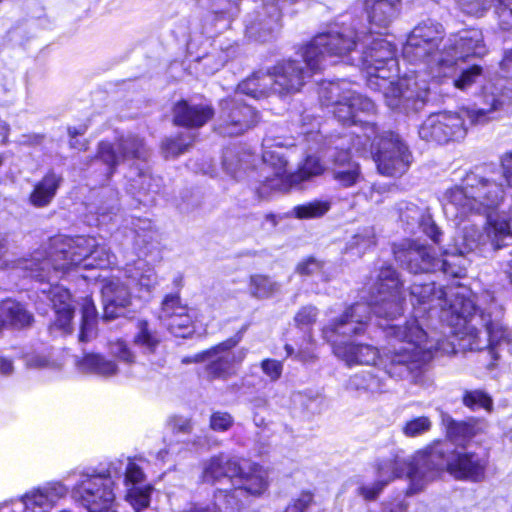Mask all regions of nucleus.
<instances>
[{
	"mask_svg": "<svg viewBox=\"0 0 512 512\" xmlns=\"http://www.w3.org/2000/svg\"><path fill=\"white\" fill-rule=\"evenodd\" d=\"M318 310L314 306H304L295 315V323L301 330H308L316 321Z\"/></svg>",
	"mask_w": 512,
	"mask_h": 512,
	"instance_id": "nucleus-51",
	"label": "nucleus"
},
{
	"mask_svg": "<svg viewBox=\"0 0 512 512\" xmlns=\"http://www.w3.org/2000/svg\"><path fill=\"white\" fill-rule=\"evenodd\" d=\"M146 150L143 141L135 135L122 136L115 143L102 141L93 162L101 161L105 165V179H108L116 166L132 159L144 160Z\"/></svg>",
	"mask_w": 512,
	"mask_h": 512,
	"instance_id": "nucleus-15",
	"label": "nucleus"
},
{
	"mask_svg": "<svg viewBox=\"0 0 512 512\" xmlns=\"http://www.w3.org/2000/svg\"><path fill=\"white\" fill-rule=\"evenodd\" d=\"M322 105L332 107V113L344 125H353L354 145L359 156L371 154L380 174L399 177L412 163V154L399 135L384 131L379 134L375 123L369 120L375 112L374 102L356 93L345 80L324 81L319 88Z\"/></svg>",
	"mask_w": 512,
	"mask_h": 512,
	"instance_id": "nucleus-5",
	"label": "nucleus"
},
{
	"mask_svg": "<svg viewBox=\"0 0 512 512\" xmlns=\"http://www.w3.org/2000/svg\"><path fill=\"white\" fill-rule=\"evenodd\" d=\"M358 30L354 25L333 28L316 35L306 53L311 67L319 71L328 63L342 60L357 65L366 73L367 86L383 93L386 105L399 113L417 112L425 105L429 87L426 80L418 86L419 75L398 77L396 48L388 40Z\"/></svg>",
	"mask_w": 512,
	"mask_h": 512,
	"instance_id": "nucleus-2",
	"label": "nucleus"
},
{
	"mask_svg": "<svg viewBox=\"0 0 512 512\" xmlns=\"http://www.w3.org/2000/svg\"><path fill=\"white\" fill-rule=\"evenodd\" d=\"M502 179L512 189V151L505 153L501 158Z\"/></svg>",
	"mask_w": 512,
	"mask_h": 512,
	"instance_id": "nucleus-60",
	"label": "nucleus"
},
{
	"mask_svg": "<svg viewBox=\"0 0 512 512\" xmlns=\"http://www.w3.org/2000/svg\"><path fill=\"white\" fill-rule=\"evenodd\" d=\"M78 368L85 373L94 374L103 378L118 374L119 367L113 360L107 359L100 353H87L78 362Z\"/></svg>",
	"mask_w": 512,
	"mask_h": 512,
	"instance_id": "nucleus-33",
	"label": "nucleus"
},
{
	"mask_svg": "<svg viewBox=\"0 0 512 512\" xmlns=\"http://www.w3.org/2000/svg\"><path fill=\"white\" fill-rule=\"evenodd\" d=\"M291 144L284 143L280 138L267 135L262 142V161L265 169H271L272 173L264 176L256 187L259 198L267 199L273 193L288 192L297 187L303 181L323 173L324 166L316 156H308L303 165L294 173L287 172V147Z\"/></svg>",
	"mask_w": 512,
	"mask_h": 512,
	"instance_id": "nucleus-10",
	"label": "nucleus"
},
{
	"mask_svg": "<svg viewBox=\"0 0 512 512\" xmlns=\"http://www.w3.org/2000/svg\"><path fill=\"white\" fill-rule=\"evenodd\" d=\"M214 115V109L207 103L193 104L181 100L173 109L174 122L177 125L199 128L205 125Z\"/></svg>",
	"mask_w": 512,
	"mask_h": 512,
	"instance_id": "nucleus-24",
	"label": "nucleus"
},
{
	"mask_svg": "<svg viewBox=\"0 0 512 512\" xmlns=\"http://www.w3.org/2000/svg\"><path fill=\"white\" fill-rule=\"evenodd\" d=\"M125 499L136 512L147 508L150 505L153 487L145 485L142 487H130L126 489Z\"/></svg>",
	"mask_w": 512,
	"mask_h": 512,
	"instance_id": "nucleus-45",
	"label": "nucleus"
},
{
	"mask_svg": "<svg viewBox=\"0 0 512 512\" xmlns=\"http://www.w3.org/2000/svg\"><path fill=\"white\" fill-rule=\"evenodd\" d=\"M241 466L235 459L228 458L223 454L213 456L202 463L201 481L214 484L222 478H229L234 482V478L240 475Z\"/></svg>",
	"mask_w": 512,
	"mask_h": 512,
	"instance_id": "nucleus-26",
	"label": "nucleus"
},
{
	"mask_svg": "<svg viewBox=\"0 0 512 512\" xmlns=\"http://www.w3.org/2000/svg\"><path fill=\"white\" fill-rule=\"evenodd\" d=\"M445 48L448 52L446 58L454 62L453 73H455L456 61H464L472 56L481 57L487 53L483 33L478 28L465 29L450 35L445 40Z\"/></svg>",
	"mask_w": 512,
	"mask_h": 512,
	"instance_id": "nucleus-20",
	"label": "nucleus"
},
{
	"mask_svg": "<svg viewBox=\"0 0 512 512\" xmlns=\"http://www.w3.org/2000/svg\"><path fill=\"white\" fill-rule=\"evenodd\" d=\"M314 494L304 490L297 497L292 498L283 512H305L313 503Z\"/></svg>",
	"mask_w": 512,
	"mask_h": 512,
	"instance_id": "nucleus-52",
	"label": "nucleus"
},
{
	"mask_svg": "<svg viewBox=\"0 0 512 512\" xmlns=\"http://www.w3.org/2000/svg\"><path fill=\"white\" fill-rule=\"evenodd\" d=\"M119 212L118 192L112 188H104L101 191V199L96 207L98 223L107 225L113 221Z\"/></svg>",
	"mask_w": 512,
	"mask_h": 512,
	"instance_id": "nucleus-36",
	"label": "nucleus"
},
{
	"mask_svg": "<svg viewBox=\"0 0 512 512\" xmlns=\"http://www.w3.org/2000/svg\"><path fill=\"white\" fill-rule=\"evenodd\" d=\"M125 275L131 282L146 292H150L158 284V277L154 268L143 259L127 264Z\"/></svg>",
	"mask_w": 512,
	"mask_h": 512,
	"instance_id": "nucleus-34",
	"label": "nucleus"
},
{
	"mask_svg": "<svg viewBox=\"0 0 512 512\" xmlns=\"http://www.w3.org/2000/svg\"><path fill=\"white\" fill-rule=\"evenodd\" d=\"M47 298L51 301L55 312L53 326L61 330L63 334H70L72 331L71 321L74 314L70 292L62 286L51 285Z\"/></svg>",
	"mask_w": 512,
	"mask_h": 512,
	"instance_id": "nucleus-23",
	"label": "nucleus"
},
{
	"mask_svg": "<svg viewBox=\"0 0 512 512\" xmlns=\"http://www.w3.org/2000/svg\"><path fill=\"white\" fill-rule=\"evenodd\" d=\"M463 404L471 410L484 409L488 413L493 411V399L483 390H467L463 395Z\"/></svg>",
	"mask_w": 512,
	"mask_h": 512,
	"instance_id": "nucleus-43",
	"label": "nucleus"
},
{
	"mask_svg": "<svg viewBox=\"0 0 512 512\" xmlns=\"http://www.w3.org/2000/svg\"><path fill=\"white\" fill-rule=\"evenodd\" d=\"M489 464L486 452L458 451L447 441H434L418 451L408 465L409 493H416L446 470L458 480L481 482Z\"/></svg>",
	"mask_w": 512,
	"mask_h": 512,
	"instance_id": "nucleus-7",
	"label": "nucleus"
},
{
	"mask_svg": "<svg viewBox=\"0 0 512 512\" xmlns=\"http://www.w3.org/2000/svg\"><path fill=\"white\" fill-rule=\"evenodd\" d=\"M459 62L456 61L455 73L443 79H428L429 86L431 85H450L454 89L467 91L474 84L480 82L483 78V68L478 64L467 66L464 68L459 67Z\"/></svg>",
	"mask_w": 512,
	"mask_h": 512,
	"instance_id": "nucleus-28",
	"label": "nucleus"
},
{
	"mask_svg": "<svg viewBox=\"0 0 512 512\" xmlns=\"http://www.w3.org/2000/svg\"><path fill=\"white\" fill-rule=\"evenodd\" d=\"M220 107L221 112L216 130L221 135L238 136L257 122V112L251 106L244 104L237 95L222 100Z\"/></svg>",
	"mask_w": 512,
	"mask_h": 512,
	"instance_id": "nucleus-16",
	"label": "nucleus"
},
{
	"mask_svg": "<svg viewBox=\"0 0 512 512\" xmlns=\"http://www.w3.org/2000/svg\"><path fill=\"white\" fill-rule=\"evenodd\" d=\"M277 3L289 2L291 4L299 2L300 0H276ZM281 11L278 4L270 3L267 1L258 12L256 17L249 16L246 20L245 31L246 35L260 42H266L274 39L281 30Z\"/></svg>",
	"mask_w": 512,
	"mask_h": 512,
	"instance_id": "nucleus-19",
	"label": "nucleus"
},
{
	"mask_svg": "<svg viewBox=\"0 0 512 512\" xmlns=\"http://www.w3.org/2000/svg\"><path fill=\"white\" fill-rule=\"evenodd\" d=\"M14 371L13 361L6 357L0 356V374L3 376H9Z\"/></svg>",
	"mask_w": 512,
	"mask_h": 512,
	"instance_id": "nucleus-63",
	"label": "nucleus"
},
{
	"mask_svg": "<svg viewBox=\"0 0 512 512\" xmlns=\"http://www.w3.org/2000/svg\"><path fill=\"white\" fill-rule=\"evenodd\" d=\"M401 0H365L369 23L378 29L387 28L399 15Z\"/></svg>",
	"mask_w": 512,
	"mask_h": 512,
	"instance_id": "nucleus-27",
	"label": "nucleus"
},
{
	"mask_svg": "<svg viewBox=\"0 0 512 512\" xmlns=\"http://www.w3.org/2000/svg\"><path fill=\"white\" fill-rule=\"evenodd\" d=\"M504 195L502 182L498 183L493 176L488 177L478 170L468 172L461 184L445 191L441 203L448 219L462 221L470 215H485L487 218L484 230L475 225L464 227L460 242H456L452 249H446L447 255H461L469 265L466 254L487 244L499 249L512 241L509 212L496 216L492 214L503 202Z\"/></svg>",
	"mask_w": 512,
	"mask_h": 512,
	"instance_id": "nucleus-4",
	"label": "nucleus"
},
{
	"mask_svg": "<svg viewBox=\"0 0 512 512\" xmlns=\"http://www.w3.org/2000/svg\"><path fill=\"white\" fill-rule=\"evenodd\" d=\"M296 357L302 362H309L315 358V343L310 333L299 346Z\"/></svg>",
	"mask_w": 512,
	"mask_h": 512,
	"instance_id": "nucleus-56",
	"label": "nucleus"
},
{
	"mask_svg": "<svg viewBox=\"0 0 512 512\" xmlns=\"http://www.w3.org/2000/svg\"><path fill=\"white\" fill-rule=\"evenodd\" d=\"M445 40L443 26L430 19L420 22L409 33L402 55L415 67L409 70V74L419 75L418 86L426 80L430 88L428 79H443L453 73L454 62L446 58Z\"/></svg>",
	"mask_w": 512,
	"mask_h": 512,
	"instance_id": "nucleus-9",
	"label": "nucleus"
},
{
	"mask_svg": "<svg viewBox=\"0 0 512 512\" xmlns=\"http://www.w3.org/2000/svg\"><path fill=\"white\" fill-rule=\"evenodd\" d=\"M97 311L94 303L85 298L82 304V320L79 332V342L87 343L97 335Z\"/></svg>",
	"mask_w": 512,
	"mask_h": 512,
	"instance_id": "nucleus-37",
	"label": "nucleus"
},
{
	"mask_svg": "<svg viewBox=\"0 0 512 512\" xmlns=\"http://www.w3.org/2000/svg\"><path fill=\"white\" fill-rule=\"evenodd\" d=\"M255 156L245 150L238 148H227L223 153V168L234 178H240L242 171L253 167Z\"/></svg>",
	"mask_w": 512,
	"mask_h": 512,
	"instance_id": "nucleus-35",
	"label": "nucleus"
},
{
	"mask_svg": "<svg viewBox=\"0 0 512 512\" xmlns=\"http://www.w3.org/2000/svg\"><path fill=\"white\" fill-rule=\"evenodd\" d=\"M253 411L263 410L268 406V399L264 394L255 395L249 399Z\"/></svg>",
	"mask_w": 512,
	"mask_h": 512,
	"instance_id": "nucleus-62",
	"label": "nucleus"
},
{
	"mask_svg": "<svg viewBox=\"0 0 512 512\" xmlns=\"http://www.w3.org/2000/svg\"><path fill=\"white\" fill-rule=\"evenodd\" d=\"M257 83V76H251L247 78L246 80L242 81L238 85V91L235 93L238 98H240V94L248 95L255 99H260V94L258 90Z\"/></svg>",
	"mask_w": 512,
	"mask_h": 512,
	"instance_id": "nucleus-57",
	"label": "nucleus"
},
{
	"mask_svg": "<svg viewBox=\"0 0 512 512\" xmlns=\"http://www.w3.org/2000/svg\"><path fill=\"white\" fill-rule=\"evenodd\" d=\"M411 293L420 303L417 313L428 310L449 327L452 336L438 340H450L463 351L485 352L490 358L488 369L495 367L499 350L506 349L512 355V329L503 321V307L490 294L484 296L488 306L477 315L472 293L464 286L443 289L433 281L415 283Z\"/></svg>",
	"mask_w": 512,
	"mask_h": 512,
	"instance_id": "nucleus-3",
	"label": "nucleus"
},
{
	"mask_svg": "<svg viewBox=\"0 0 512 512\" xmlns=\"http://www.w3.org/2000/svg\"><path fill=\"white\" fill-rule=\"evenodd\" d=\"M233 417L227 412H215L210 417V427L214 431L224 432L230 429Z\"/></svg>",
	"mask_w": 512,
	"mask_h": 512,
	"instance_id": "nucleus-54",
	"label": "nucleus"
},
{
	"mask_svg": "<svg viewBox=\"0 0 512 512\" xmlns=\"http://www.w3.org/2000/svg\"><path fill=\"white\" fill-rule=\"evenodd\" d=\"M238 484L231 492V497H238L245 492L251 495L262 494L268 486L267 473L259 466L254 465L251 468V473L244 474L241 468V473L234 478L233 485Z\"/></svg>",
	"mask_w": 512,
	"mask_h": 512,
	"instance_id": "nucleus-31",
	"label": "nucleus"
},
{
	"mask_svg": "<svg viewBox=\"0 0 512 512\" xmlns=\"http://www.w3.org/2000/svg\"><path fill=\"white\" fill-rule=\"evenodd\" d=\"M311 41L298 52L300 59H287L278 62L266 72L258 71L253 74L257 76V83L260 98L270 94L280 96L292 95L301 90L307 80L319 71L318 67H311L306 57Z\"/></svg>",
	"mask_w": 512,
	"mask_h": 512,
	"instance_id": "nucleus-12",
	"label": "nucleus"
},
{
	"mask_svg": "<svg viewBox=\"0 0 512 512\" xmlns=\"http://www.w3.org/2000/svg\"><path fill=\"white\" fill-rule=\"evenodd\" d=\"M133 342L144 354H153L160 344V338L156 331L149 328L147 322L139 321L138 332L135 334Z\"/></svg>",
	"mask_w": 512,
	"mask_h": 512,
	"instance_id": "nucleus-40",
	"label": "nucleus"
},
{
	"mask_svg": "<svg viewBox=\"0 0 512 512\" xmlns=\"http://www.w3.org/2000/svg\"><path fill=\"white\" fill-rule=\"evenodd\" d=\"M415 283L410 287V291ZM410 300L414 309V318L407 320L404 325H382L385 335L398 342V346L384 351L383 356L377 347L357 342H338L337 337H351L365 332L370 314L380 319L393 321L403 312L404 296L402 283L398 273L390 266H382L376 280L370 288L366 302H356L347 307L343 313L331 319L322 329L323 338L332 345L334 355L349 367L354 365H377L384 368L385 374L393 379L410 378L415 384H423L425 372L436 353L451 355L455 345L450 340H438L428 336L419 323L418 318H436L428 310L417 313L420 303L412 297Z\"/></svg>",
	"mask_w": 512,
	"mask_h": 512,
	"instance_id": "nucleus-1",
	"label": "nucleus"
},
{
	"mask_svg": "<svg viewBox=\"0 0 512 512\" xmlns=\"http://www.w3.org/2000/svg\"><path fill=\"white\" fill-rule=\"evenodd\" d=\"M500 65L503 71H506L508 73L512 71V49L505 51L504 57Z\"/></svg>",
	"mask_w": 512,
	"mask_h": 512,
	"instance_id": "nucleus-64",
	"label": "nucleus"
},
{
	"mask_svg": "<svg viewBox=\"0 0 512 512\" xmlns=\"http://www.w3.org/2000/svg\"><path fill=\"white\" fill-rule=\"evenodd\" d=\"M238 339H228L219 345L183 359L184 363L207 361L206 371L213 378H224L234 372L235 366L243 361L246 354L243 350L234 351Z\"/></svg>",
	"mask_w": 512,
	"mask_h": 512,
	"instance_id": "nucleus-14",
	"label": "nucleus"
},
{
	"mask_svg": "<svg viewBox=\"0 0 512 512\" xmlns=\"http://www.w3.org/2000/svg\"><path fill=\"white\" fill-rule=\"evenodd\" d=\"M120 460L123 462L122 472L124 471V484L126 489L130 487H137L138 484L145 480L143 467L140 465L144 460L141 457H128L126 460Z\"/></svg>",
	"mask_w": 512,
	"mask_h": 512,
	"instance_id": "nucleus-42",
	"label": "nucleus"
},
{
	"mask_svg": "<svg viewBox=\"0 0 512 512\" xmlns=\"http://www.w3.org/2000/svg\"><path fill=\"white\" fill-rule=\"evenodd\" d=\"M494 14L502 30H512V0H495Z\"/></svg>",
	"mask_w": 512,
	"mask_h": 512,
	"instance_id": "nucleus-49",
	"label": "nucleus"
},
{
	"mask_svg": "<svg viewBox=\"0 0 512 512\" xmlns=\"http://www.w3.org/2000/svg\"><path fill=\"white\" fill-rule=\"evenodd\" d=\"M396 210L405 231L416 233L417 230H421L434 243L440 242L441 232L426 208L402 201L397 204Z\"/></svg>",
	"mask_w": 512,
	"mask_h": 512,
	"instance_id": "nucleus-21",
	"label": "nucleus"
},
{
	"mask_svg": "<svg viewBox=\"0 0 512 512\" xmlns=\"http://www.w3.org/2000/svg\"><path fill=\"white\" fill-rule=\"evenodd\" d=\"M122 470L123 462L114 460L103 472H80L71 491L73 499L88 512H115L112 509L115 500L114 479L122 476Z\"/></svg>",
	"mask_w": 512,
	"mask_h": 512,
	"instance_id": "nucleus-13",
	"label": "nucleus"
},
{
	"mask_svg": "<svg viewBox=\"0 0 512 512\" xmlns=\"http://www.w3.org/2000/svg\"><path fill=\"white\" fill-rule=\"evenodd\" d=\"M169 425L173 432L189 434L192 431V421L190 418L183 416H172Z\"/></svg>",
	"mask_w": 512,
	"mask_h": 512,
	"instance_id": "nucleus-59",
	"label": "nucleus"
},
{
	"mask_svg": "<svg viewBox=\"0 0 512 512\" xmlns=\"http://www.w3.org/2000/svg\"><path fill=\"white\" fill-rule=\"evenodd\" d=\"M68 134L70 136L69 145L71 148L78 150H85L87 148V141L84 139L80 140L77 138L79 135L83 134L82 130H78L74 127H69Z\"/></svg>",
	"mask_w": 512,
	"mask_h": 512,
	"instance_id": "nucleus-61",
	"label": "nucleus"
},
{
	"mask_svg": "<svg viewBox=\"0 0 512 512\" xmlns=\"http://www.w3.org/2000/svg\"><path fill=\"white\" fill-rule=\"evenodd\" d=\"M332 207V200L314 199L293 208V215L298 219H315L323 217Z\"/></svg>",
	"mask_w": 512,
	"mask_h": 512,
	"instance_id": "nucleus-38",
	"label": "nucleus"
},
{
	"mask_svg": "<svg viewBox=\"0 0 512 512\" xmlns=\"http://www.w3.org/2000/svg\"><path fill=\"white\" fill-rule=\"evenodd\" d=\"M196 316V310L182 304L178 294L167 295L162 301L159 319L176 337L186 338L193 334Z\"/></svg>",
	"mask_w": 512,
	"mask_h": 512,
	"instance_id": "nucleus-17",
	"label": "nucleus"
},
{
	"mask_svg": "<svg viewBox=\"0 0 512 512\" xmlns=\"http://www.w3.org/2000/svg\"><path fill=\"white\" fill-rule=\"evenodd\" d=\"M63 182L60 174L49 171L38 181L29 195V203L36 208L47 207L57 194Z\"/></svg>",
	"mask_w": 512,
	"mask_h": 512,
	"instance_id": "nucleus-29",
	"label": "nucleus"
},
{
	"mask_svg": "<svg viewBox=\"0 0 512 512\" xmlns=\"http://www.w3.org/2000/svg\"><path fill=\"white\" fill-rule=\"evenodd\" d=\"M387 376L383 371L374 369L362 371L350 377L347 387L351 390L364 391L370 393H382L388 390Z\"/></svg>",
	"mask_w": 512,
	"mask_h": 512,
	"instance_id": "nucleus-32",
	"label": "nucleus"
},
{
	"mask_svg": "<svg viewBox=\"0 0 512 512\" xmlns=\"http://www.w3.org/2000/svg\"><path fill=\"white\" fill-rule=\"evenodd\" d=\"M393 252L401 267L415 275L436 271L455 278L466 275L468 260L461 255H447L446 250L438 258L431 247L406 239L395 244Z\"/></svg>",
	"mask_w": 512,
	"mask_h": 512,
	"instance_id": "nucleus-11",
	"label": "nucleus"
},
{
	"mask_svg": "<svg viewBox=\"0 0 512 512\" xmlns=\"http://www.w3.org/2000/svg\"><path fill=\"white\" fill-rule=\"evenodd\" d=\"M116 264V256L105 244H99L91 236L68 237L58 235L49 239L30 259H19L14 266L24 276L49 283L58 274L64 275L73 268H110Z\"/></svg>",
	"mask_w": 512,
	"mask_h": 512,
	"instance_id": "nucleus-6",
	"label": "nucleus"
},
{
	"mask_svg": "<svg viewBox=\"0 0 512 512\" xmlns=\"http://www.w3.org/2000/svg\"><path fill=\"white\" fill-rule=\"evenodd\" d=\"M330 263L320 262L315 258H308L297 265V272L305 276H315L323 281L330 279Z\"/></svg>",
	"mask_w": 512,
	"mask_h": 512,
	"instance_id": "nucleus-44",
	"label": "nucleus"
},
{
	"mask_svg": "<svg viewBox=\"0 0 512 512\" xmlns=\"http://www.w3.org/2000/svg\"><path fill=\"white\" fill-rule=\"evenodd\" d=\"M511 93L504 91L499 83L485 86L481 107L432 113L420 125L419 136L426 142L438 144L463 139L468 130L467 120L471 125H483L494 119V114L510 100Z\"/></svg>",
	"mask_w": 512,
	"mask_h": 512,
	"instance_id": "nucleus-8",
	"label": "nucleus"
},
{
	"mask_svg": "<svg viewBox=\"0 0 512 512\" xmlns=\"http://www.w3.org/2000/svg\"><path fill=\"white\" fill-rule=\"evenodd\" d=\"M376 244V235L373 227L359 229L347 242L346 250L356 255H362Z\"/></svg>",
	"mask_w": 512,
	"mask_h": 512,
	"instance_id": "nucleus-41",
	"label": "nucleus"
},
{
	"mask_svg": "<svg viewBox=\"0 0 512 512\" xmlns=\"http://www.w3.org/2000/svg\"><path fill=\"white\" fill-rule=\"evenodd\" d=\"M358 144L353 130L340 138V143L336 145L338 150L334 155L333 178L342 187L349 188L362 180V173L357 162L353 161L351 156L355 153L354 145Z\"/></svg>",
	"mask_w": 512,
	"mask_h": 512,
	"instance_id": "nucleus-18",
	"label": "nucleus"
},
{
	"mask_svg": "<svg viewBox=\"0 0 512 512\" xmlns=\"http://www.w3.org/2000/svg\"><path fill=\"white\" fill-rule=\"evenodd\" d=\"M152 181L154 178L150 174L140 171L137 179H132L131 189L137 190L138 194L157 193L158 186L153 185Z\"/></svg>",
	"mask_w": 512,
	"mask_h": 512,
	"instance_id": "nucleus-53",
	"label": "nucleus"
},
{
	"mask_svg": "<svg viewBox=\"0 0 512 512\" xmlns=\"http://www.w3.org/2000/svg\"><path fill=\"white\" fill-rule=\"evenodd\" d=\"M431 428V419L428 416H419L406 421L402 432L408 438H415L429 432Z\"/></svg>",
	"mask_w": 512,
	"mask_h": 512,
	"instance_id": "nucleus-47",
	"label": "nucleus"
},
{
	"mask_svg": "<svg viewBox=\"0 0 512 512\" xmlns=\"http://www.w3.org/2000/svg\"><path fill=\"white\" fill-rule=\"evenodd\" d=\"M133 232L135 234L136 245L148 244L154 236L152 224L148 219H137L133 223Z\"/></svg>",
	"mask_w": 512,
	"mask_h": 512,
	"instance_id": "nucleus-50",
	"label": "nucleus"
},
{
	"mask_svg": "<svg viewBox=\"0 0 512 512\" xmlns=\"http://www.w3.org/2000/svg\"><path fill=\"white\" fill-rule=\"evenodd\" d=\"M261 368L272 381H275L280 378L282 374V363L280 361L274 359H266L261 363Z\"/></svg>",
	"mask_w": 512,
	"mask_h": 512,
	"instance_id": "nucleus-58",
	"label": "nucleus"
},
{
	"mask_svg": "<svg viewBox=\"0 0 512 512\" xmlns=\"http://www.w3.org/2000/svg\"><path fill=\"white\" fill-rule=\"evenodd\" d=\"M399 476L400 472L397 467V462L391 459L383 460L377 464L376 481L370 485L360 486L358 488V493L365 500H374L390 481Z\"/></svg>",
	"mask_w": 512,
	"mask_h": 512,
	"instance_id": "nucleus-30",
	"label": "nucleus"
},
{
	"mask_svg": "<svg viewBox=\"0 0 512 512\" xmlns=\"http://www.w3.org/2000/svg\"><path fill=\"white\" fill-rule=\"evenodd\" d=\"M192 144V140L189 142H184L182 137L167 139L163 143V149L165 150L167 155L177 156L184 153L187 148Z\"/></svg>",
	"mask_w": 512,
	"mask_h": 512,
	"instance_id": "nucleus-55",
	"label": "nucleus"
},
{
	"mask_svg": "<svg viewBox=\"0 0 512 512\" xmlns=\"http://www.w3.org/2000/svg\"><path fill=\"white\" fill-rule=\"evenodd\" d=\"M460 10L476 18L484 17L490 10L492 0H455Z\"/></svg>",
	"mask_w": 512,
	"mask_h": 512,
	"instance_id": "nucleus-48",
	"label": "nucleus"
},
{
	"mask_svg": "<svg viewBox=\"0 0 512 512\" xmlns=\"http://www.w3.org/2000/svg\"><path fill=\"white\" fill-rule=\"evenodd\" d=\"M280 289L279 283L274 281L272 278L255 274L250 276L249 280V292L251 296L257 299H267L272 297Z\"/></svg>",
	"mask_w": 512,
	"mask_h": 512,
	"instance_id": "nucleus-39",
	"label": "nucleus"
},
{
	"mask_svg": "<svg viewBox=\"0 0 512 512\" xmlns=\"http://www.w3.org/2000/svg\"><path fill=\"white\" fill-rule=\"evenodd\" d=\"M441 423L446 433V439L443 441L449 442L451 448L464 447L481 430L478 420L456 421L445 412L441 413Z\"/></svg>",
	"mask_w": 512,
	"mask_h": 512,
	"instance_id": "nucleus-25",
	"label": "nucleus"
},
{
	"mask_svg": "<svg viewBox=\"0 0 512 512\" xmlns=\"http://www.w3.org/2000/svg\"><path fill=\"white\" fill-rule=\"evenodd\" d=\"M109 353L120 362L126 365H132L136 361V355L123 339L111 340L108 343Z\"/></svg>",
	"mask_w": 512,
	"mask_h": 512,
	"instance_id": "nucleus-46",
	"label": "nucleus"
},
{
	"mask_svg": "<svg viewBox=\"0 0 512 512\" xmlns=\"http://www.w3.org/2000/svg\"><path fill=\"white\" fill-rule=\"evenodd\" d=\"M104 317L113 319L122 314V310L130 304V291L119 278L105 279L102 289Z\"/></svg>",
	"mask_w": 512,
	"mask_h": 512,
	"instance_id": "nucleus-22",
	"label": "nucleus"
}]
</instances>
